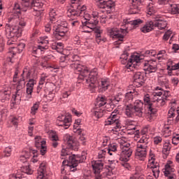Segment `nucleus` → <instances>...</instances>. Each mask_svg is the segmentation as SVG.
<instances>
[{
  "label": "nucleus",
  "instance_id": "obj_28",
  "mask_svg": "<svg viewBox=\"0 0 179 179\" xmlns=\"http://www.w3.org/2000/svg\"><path fill=\"white\" fill-rule=\"evenodd\" d=\"M46 166L47 164L45 162H42L40 164V166L38 169L37 179H48V175H47L46 172Z\"/></svg>",
  "mask_w": 179,
  "mask_h": 179
},
{
  "label": "nucleus",
  "instance_id": "obj_64",
  "mask_svg": "<svg viewBox=\"0 0 179 179\" xmlns=\"http://www.w3.org/2000/svg\"><path fill=\"white\" fill-rule=\"evenodd\" d=\"M168 179H176V176L174 173H169L168 175H165Z\"/></svg>",
  "mask_w": 179,
  "mask_h": 179
},
{
  "label": "nucleus",
  "instance_id": "obj_63",
  "mask_svg": "<svg viewBox=\"0 0 179 179\" xmlns=\"http://www.w3.org/2000/svg\"><path fill=\"white\" fill-rule=\"evenodd\" d=\"M74 44H79L80 43V38H79V36L76 35L73 38Z\"/></svg>",
  "mask_w": 179,
  "mask_h": 179
},
{
  "label": "nucleus",
  "instance_id": "obj_12",
  "mask_svg": "<svg viewBox=\"0 0 179 179\" xmlns=\"http://www.w3.org/2000/svg\"><path fill=\"white\" fill-rule=\"evenodd\" d=\"M98 13H93L92 15L90 14L86 13V10H84L83 12V15H80V17H84L86 21V25L83 27V29L86 30V29H90L92 30L96 27H98L97 24H99V20H97Z\"/></svg>",
  "mask_w": 179,
  "mask_h": 179
},
{
  "label": "nucleus",
  "instance_id": "obj_14",
  "mask_svg": "<svg viewBox=\"0 0 179 179\" xmlns=\"http://www.w3.org/2000/svg\"><path fill=\"white\" fill-rule=\"evenodd\" d=\"M108 33L113 40H116L115 42V45L121 44L124 41V37L125 36V33H127V29L120 28H108Z\"/></svg>",
  "mask_w": 179,
  "mask_h": 179
},
{
  "label": "nucleus",
  "instance_id": "obj_37",
  "mask_svg": "<svg viewBox=\"0 0 179 179\" xmlns=\"http://www.w3.org/2000/svg\"><path fill=\"white\" fill-rule=\"evenodd\" d=\"M155 29V22L150 21L146 22L145 25L141 29L143 33H149V31H152Z\"/></svg>",
  "mask_w": 179,
  "mask_h": 179
},
{
  "label": "nucleus",
  "instance_id": "obj_15",
  "mask_svg": "<svg viewBox=\"0 0 179 179\" xmlns=\"http://www.w3.org/2000/svg\"><path fill=\"white\" fill-rule=\"evenodd\" d=\"M84 160H86V156L84 155H82L81 156L72 155L69 156V159L67 160L66 166H69L71 171H76V169L75 168L78 167L79 163H83Z\"/></svg>",
  "mask_w": 179,
  "mask_h": 179
},
{
  "label": "nucleus",
  "instance_id": "obj_53",
  "mask_svg": "<svg viewBox=\"0 0 179 179\" xmlns=\"http://www.w3.org/2000/svg\"><path fill=\"white\" fill-rule=\"evenodd\" d=\"M51 139L52 141V146L57 148L58 146V142H57L58 141V136L57 135H52Z\"/></svg>",
  "mask_w": 179,
  "mask_h": 179
},
{
  "label": "nucleus",
  "instance_id": "obj_26",
  "mask_svg": "<svg viewBox=\"0 0 179 179\" xmlns=\"http://www.w3.org/2000/svg\"><path fill=\"white\" fill-rule=\"evenodd\" d=\"M143 104L145 105V102L143 103L141 100H136L134 101L133 108H134L137 117H142L143 115Z\"/></svg>",
  "mask_w": 179,
  "mask_h": 179
},
{
  "label": "nucleus",
  "instance_id": "obj_7",
  "mask_svg": "<svg viewBox=\"0 0 179 179\" xmlns=\"http://www.w3.org/2000/svg\"><path fill=\"white\" fill-rule=\"evenodd\" d=\"M120 149H121V153L117 156V159L120 160V162H124V163H122V166L123 167L128 168V162L129 160V157L132 155V149H131L129 147L131 145L122 140H120Z\"/></svg>",
  "mask_w": 179,
  "mask_h": 179
},
{
  "label": "nucleus",
  "instance_id": "obj_19",
  "mask_svg": "<svg viewBox=\"0 0 179 179\" xmlns=\"http://www.w3.org/2000/svg\"><path fill=\"white\" fill-rule=\"evenodd\" d=\"M79 145H80L79 142L75 141L72 137H69L67 141L66 148H63L62 150V156H69L71 152H69L68 150L71 149L73 150H78Z\"/></svg>",
  "mask_w": 179,
  "mask_h": 179
},
{
  "label": "nucleus",
  "instance_id": "obj_18",
  "mask_svg": "<svg viewBox=\"0 0 179 179\" xmlns=\"http://www.w3.org/2000/svg\"><path fill=\"white\" fill-rule=\"evenodd\" d=\"M147 167L152 171L155 178H159V174H160V166L159 165V163L156 162L155 156L150 157Z\"/></svg>",
  "mask_w": 179,
  "mask_h": 179
},
{
  "label": "nucleus",
  "instance_id": "obj_51",
  "mask_svg": "<svg viewBox=\"0 0 179 179\" xmlns=\"http://www.w3.org/2000/svg\"><path fill=\"white\" fill-rule=\"evenodd\" d=\"M53 50H57L59 52L62 51V48H64V43H57L55 45L52 47Z\"/></svg>",
  "mask_w": 179,
  "mask_h": 179
},
{
  "label": "nucleus",
  "instance_id": "obj_9",
  "mask_svg": "<svg viewBox=\"0 0 179 179\" xmlns=\"http://www.w3.org/2000/svg\"><path fill=\"white\" fill-rule=\"evenodd\" d=\"M117 113H118V110L113 112L105 121V125H112L113 127L111 132L115 135H118L119 131H121L122 128L121 120H120V115H117Z\"/></svg>",
  "mask_w": 179,
  "mask_h": 179
},
{
  "label": "nucleus",
  "instance_id": "obj_24",
  "mask_svg": "<svg viewBox=\"0 0 179 179\" xmlns=\"http://www.w3.org/2000/svg\"><path fill=\"white\" fill-rule=\"evenodd\" d=\"M145 83V74L142 72H136L134 76V85L136 87H141L143 86Z\"/></svg>",
  "mask_w": 179,
  "mask_h": 179
},
{
  "label": "nucleus",
  "instance_id": "obj_54",
  "mask_svg": "<svg viewBox=\"0 0 179 179\" xmlns=\"http://www.w3.org/2000/svg\"><path fill=\"white\" fill-rule=\"evenodd\" d=\"M163 132L165 136H170V135H171V129H170V127L165 126V127L163 129Z\"/></svg>",
  "mask_w": 179,
  "mask_h": 179
},
{
  "label": "nucleus",
  "instance_id": "obj_40",
  "mask_svg": "<svg viewBox=\"0 0 179 179\" xmlns=\"http://www.w3.org/2000/svg\"><path fill=\"white\" fill-rule=\"evenodd\" d=\"M29 153L30 156H32L31 162H32V163H37V162H38V159H37V156H38V151L36 150H33V148H31L29 149Z\"/></svg>",
  "mask_w": 179,
  "mask_h": 179
},
{
  "label": "nucleus",
  "instance_id": "obj_57",
  "mask_svg": "<svg viewBox=\"0 0 179 179\" xmlns=\"http://www.w3.org/2000/svg\"><path fill=\"white\" fill-rule=\"evenodd\" d=\"M146 55H151L152 57H157V54H156V50H146L145 52V57H146Z\"/></svg>",
  "mask_w": 179,
  "mask_h": 179
},
{
  "label": "nucleus",
  "instance_id": "obj_32",
  "mask_svg": "<svg viewBox=\"0 0 179 179\" xmlns=\"http://www.w3.org/2000/svg\"><path fill=\"white\" fill-rule=\"evenodd\" d=\"M124 110L125 115H127V117H128L129 118H132V117L136 115V111L134 108V105L131 103L126 105Z\"/></svg>",
  "mask_w": 179,
  "mask_h": 179
},
{
  "label": "nucleus",
  "instance_id": "obj_39",
  "mask_svg": "<svg viewBox=\"0 0 179 179\" xmlns=\"http://www.w3.org/2000/svg\"><path fill=\"white\" fill-rule=\"evenodd\" d=\"M122 99H124V94L120 92L117 95H115L113 98L110 99V101L113 104H117V103H120V101H122Z\"/></svg>",
  "mask_w": 179,
  "mask_h": 179
},
{
  "label": "nucleus",
  "instance_id": "obj_44",
  "mask_svg": "<svg viewBox=\"0 0 179 179\" xmlns=\"http://www.w3.org/2000/svg\"><path fill=\"white\" fill-rule=\"evenodd\" d=\"M10 97V91H5L2 94V98L1 101L2 103H5V101H8Z\"/></svg>",
  "mask_w": 179,
  "mask_h": 179
},
{
  "label": "nucleus",
  "instance_id": "obj_4",
  "mask_svg": "<svg viewBox=\"0 0 179 179\" xmlns=\"http://www.w3.org/2000/svg\"><path fill=\"white\" fill-rule=\"evenodd\" d=\"M71 68L76 71V72H80L79 78L89 83L90 90L94 92V89H96V83H97V79H99L97 69H94L89 72V69H87L85 66L79 64V62L71 64Z\"/></svg>",
  "mask_w": 179,
  "mask_h": 179
},
{
  "label": "nucleus",
  "instance_id": "obj_29",
  "mask_svg": "<svg viewBox=\"0 0 179 179\" xmlns=\"http://www.w3.org/2000/svg\"><path fill=\"white\" fill-rule=\"evenodd\" d=\"M106 149L108 152V155H109L110 156H113L114 159H117L118 157L119 154L117 153V149H118V145L115 143L109 144L108 148Z\"/></svg>",
  "mask_w": 179,
  "mask_h": 179
},
{
  "label": "nucleus",
  "instance_id": "obj_30",
  "mask_svg": "<svg viewBox=\"0 0 179 179\" xmlns=\"http://www.w3.org/2000/svg\"><path fill=\"white\" fill-rule=\"evenodd\" d=\"M138 95H139V93L138 92V91L135 90L129 91L127 93H126L123 101L124 103H131V101L134 100V98L136 97V96H138Z\"/></svg>",
  "mask_w": 179,
  "mask_h": 179
},
{
  "label": "nucleus",
  "instance_id": "obj_10",
  "mask_svg": "<svg viewBox=\"0 0 179 179\" xmlns=\"http://www.w3.org/2000/svg\"><path fill=\"white\" fill-rule=\"evenodd\" d=\"M106 104H107V98L106 96H99L97 97L95 107L92 110V115L95 118H101L106 114V110L103 108Z\"/></svg>",
  "mask_w": 179,
  "mask_h": 179
},
{
  "label": "nucleus",
  "instance_id": "obj_62",
  "mask_svg": "<svg viewBox=\"0 0 179 179\" xmlns=\"http://www.w3.org/2000/svg\"><path fill=\"white\" fill-rule=\"evenodd\" d=\"M130 179H143V176L139 173H135Z\"/></svg>",
  "mask_w": 179,
  "mask_h": 179
},
{
  "label": "nucleus",
  "instance_id": "obj_34",
  "mask_svg": "<svg viewBox=\"0 0 179 179\" xmlns=\"http://www.w3.org/2000/svg\"><path fill=\"white\" fill-rule=\"evenodd\" d=\"M100 90L102 92H106L108 89L111 86V82L110 81V78H101V83L99 85Z\"/></svg>",
  "mask_w": 179,
  "mask_h": 179
},
{
  "label": "nucleus",
  "instance_id": "obj_41",
  "mask_svg": "<svg viewBox=\"0 0 179 179\" xmlns=\"http://www.w3.org/2000/svg\"><path fill=\"white\" fill-rule=\"evenodd\" d=\"M156 58L158 59V61H163V59H167V53H166V50H159L157 54Z\"/></svg>",
  "mask_w": 179,
  "mask_h": 179
},
{
  "label": "nucleus",
  "instance_id": "obj_48",
  "mask_svg": "<svg viewBox=\"0 0 179 179\" xmlns=\"http://www.w3.org/2000/svg\"><path fill=\"white\" fill-rule=\"evenodd\" d=\"M108 151L106 150V148H105L104 150H99L98 152V159H99V160H103V159H105L106 157V155H107Z\"/></svg>",
  "mask_w": 179,
  "mask_h": 179
},
{
  "label": "nucleus",
  "instance_id": "obj_2",
  "mask_svg": "<svg viewBox=\"0 0 179 179\" xmlns=\"http://www.w3.org/2000/svg\"><path fill=\"white\" fill-rule=\"evenodd\" d=\"M169 97H170V92L169 91H164L159 87H157L155 91L152 92V101H150L149 94H146L143 97L145 106H148V113L147 114L148 121L151 122L155 120V114L157 112V108H156V107L160 108V107L165 106Z\"/></svg>",
  "mask_w": 179,
  "mask_h": 179
},
{
  "label": "nucleus",
  "instance_id": "obj_55",
  "mask_svg": "<svg viewBox=\"0 0 179 179\" xmlns=\"http://www.w3.org/2000/svg\"><path fill=\"white\" fill-rule=\"evenodd\" d=\"M155 145H160L163 142V138L161 136H155L153 138Z\"/></svg>",
  "mask_w": 179,
  "mask_h": 179
},
{
  "label": "nucleus",
  "instance_id": "obj_50",
  "mask_svg": "<svg viewBox=\"0 0 179 179\" xmlns=\"http://www.w3.org/2000/svg\"><path fill=\"white\" fill-rule=\"evenodd\" d=\"M10 155H12V148L10 147L6 148L3 151L4 157H10Z\"/></svg>",
  "mask_w": 179,
  "mask_h": 179
},
{
  "label": "nucleus",
  "instance_id": "obj_17",
  "mask_svg": "<svg viewBox=\"0 0 179 179\" xmlns=\"http://www.w3.org/2000/svg\"><path fill=\"white\" fill-rule=\"evenodd\" d=\"M50 40L48 39V36H42L41 37V44L37 47H34L32 48V54L33 55H38L40 54H44L45 50H48V43Z\"/></svg>",
  "mask_w": 179,
  "mask_h": 179
},
{
  "label": "nucleus",
  "instance_id": "obj_27",
  "mask_svg": "<svg viewBox=\"0 0 179 179\" xmlns=\"http://www.w3.org/2000/svg\"><path fill=\"white\" fill-rule=\"evenodd\" d=\"M37 83V80L34 78H31L28 80V83L27 84V100H29V99H31V94L33 93V89L34 87V85Z\"/></svg>",
  "mask_w": 179,
  "mask_h": 179
},
{
  "label": "nucleus",
  "instance_id": "obj_6",
  "mask_svg": "<svg viewBox=\"0 0 179 179\" xmlns=\"http://www.w3.org/2000/svg\"><path fill=\"white\" fill-rule=\"evenodd\" d=\"M148 149H149V139L143 136L136 145V159L143 162L148 156Z\"/></svg>",
  "mask_w": 179,
  "mask_h": 179
},
{
  "label": "nucleus",
  "instance_id": "obj_23",
  "mask_svg": "<svg viewBox=\"0 0 179 179\" xmlns=\"http://www.w3.org/2000/svg\"><path fill=\"white\" fill-rule=\"evenodd\" d=\"M124 27L128 29L130 28L131 29H136V27H139L142 23H143V20L141 19H136L134 20H124Z\"/></svg>",
  "mask_w": 179,
  "mask_h": 179
},
{
  "label": "nucleus",
  "instance_id": "obj_47",
  "mask_svg": "<svg viewBox=\"0 0 179 179\" xmlns=\"http://www.w3.org/2000/svg\"><path fill=\"white\" fill-rule=\"evenodd\" d=\"M38 107H40V102L35 103L31 108V114L32 115H36V113L38 111Z\"/></svg>",
  "mask_w": 179,
  "mask_h": 179
},
{
  "label": "nucleus",
  "instance_id": "obj_25",
  "mask_svg": "<svg viewBox=\"0 0 179 179\" xmlns=\"http://www.w3.org/2000/svg\"><path fill=\"white\" fill-rule=\"evenodd\" d=\"M35 146L40 149V152L42 156H44L47 152V147H45V141L42 140L41 137L38 136L35 138Z\"/></svg>",
  "mask_w": 179,
  "mask_h": 179
},
{
  "label": "nucleus",
  "instance_id": "obj_13",
  "mask_svg": "<svg viewBox=\"0 0 179 179\" xmlns=\"http://www.w3.org/2000/svg\"><path fill=\"white\" fill-rule=\"evenodd\" d=\"M31 75V71L30 69L25 68L22 71V73L21 74V78L18 82L16 87L15 92V100H20L22 99V93H23V85L20 83V82H24V80H27V79H30V76Z\"/></svg>",
  "mask_w": 179,
  "mask_h": 179
},
{
  "label": "nucleus",
  "instance_id": "obj_3",
  "mask_svg": "<svg viewBox=\"0 0 179 179\" xmlns=\"http://www.w3.org/2000/svg\"><path fill=\"white\" fill-rule=\"evenodd\" d=\"M144 55H141L138 53H134L131 56L128 54V52L124 51L120 56V61L123 65H126L125 67L130 71L138 68L139 65L143 66L144 71L148 72V73H155L157 71V65L150 64L149 62H143Z\"/></svg>",
  "mask_w": 179,
  "mask_h": 179
},
{
  "label": "nucleus",
  "instance_id": "obj_33",
  "mask_svg": "<svg viewBox=\"0 0 179 179\" xmlns=\"http://www.w3.org/2000/svg\"><path fill=\"white\" fill-rule=\"evenodd\" d=\"M24 48V43H20L17 46L16 45H13V46L9 48V52L13 54V55H15L17 52H22Z\"/></svg>",
  "mask_w": 179,
  "mask_h": 179
},
{
  "label": "nucleus",
  "instance_id": "obj_45",
  "mask_svg": "<svg viewBox=\"0 0 179 179\" xmlns=\"http://www.w3.org/2000/svg\"><path fill=\"white\" fill-rule=\"evenodd\" d=\"M171 15H178L179 13V4H173L171 6Z\"/></svg>",
  "mask_w": 179,
  "mask_h": 179
},
{
  "label": "nucleus",
  "instance_id": "obj_60",
  "mask_svg": "<svg viewBox=\"0 0 179 179\" xmlns=\"http://www.w3.org/2000/svg\"><path fill=\"white\" fill-rule=\"evenodd\" d=\"M69 96H71V92L68 91V92H64L62 93V97L60 98L62 101H64V99H68V97H69Z\"/></svg>",
  "mask_w": 179,
  "mask_h": 179
},
{
  "label": "nucleus",
  "instance_id": "obj_1",
  "mask_svg": "<svg viewBox=\"0 0 179 179\" xmlns=\"http://www.w3.org/2000/svg\"><path fill=\"white\" fill-rule=\"evenodd\" d=\"M43 2L41 0H32L31 2L27 0H21L20 3H15L12 11L11 17L8 22L10 24L6 25V33L8 38H13L17 36V33L20 31V27H24L27 22V18L21 17L22 12H27L30 9L38 10L43 8Z\"/></svg>",
  "mask_w": 179,
  "mask_h": 179
},
{
  "label": "nucleus",
  "instance_id": "obj_21",
  "mask_svg": "<svg viewBox=\"0 0 179 179\" xmlns=\"http://www.w3.org/2000/svg\"><path fill=\"white\" fill-rule=\"evenodd\" d=\"M50 22L45 26V31L46 33H50L51 31V24L57 23V10L52 9L49 13Z\"/></svg>",
  "mask_w": 179,
  "mask_h": 179
},
{
  "label": "nucleus",
  "instance_id": "obj_61",
  "mask_svg": "<svg viewBox=\"0 0 179 179\" xmlns=\"http://www.w3.org/2000/svg\"><path fill=\"white\" fill-rule=\"evenodd\" d=\"M174 111H176V109H174V108H171V109L168 113V117H169V118H173V117L176 115V113H174Z\"/></svg>",
  "mask_w": 179,
  "mask_h": 179
},
{
  "label": "nucleus",
  "instance_id": "obj_22",
  "mask_svg": "<svg viewBox=\"0 0 179 179\" xmlns=\"http://www.w3.org/2000/svg\"><path fill=\"white\" fill-rule=\"evenodd\" d=\"M98 1V6L101 9H106L107 12H110L114 9V2L111 0H96Z\"/></svg>",
  "mask_w": 179,
  "mask_h": 179
},
{
  "label": "nucleus",
  "instance_id": "obj_11",
  "mask_svg": "<svg viewBox=\"0 0 179 179\" xmlns=\"http://www.w3.org/2000/svg\"><path fill=\"white\" fill-rule=\"evenodd\" d=\"M71 6L73 9H69L67 11V16L71 20H74L76 17H80V15H83V12L86 10V6H81L78 3V0H71Z\"/></svg>",
  "mask_w": 179,
  "mask_h": 179
},
{
  "label": "nucleus",
  "instance_id": "obj_5",
  "mask_svg": "<svg viewBox=\"0 0 179 179\" xmlns=\"http://www.w3.org/2000/svg\"><path fill=\"white\" fill-rule=\"evenodd\" d=\"M148 1H152V0H129V3L132 5L130 8V13H132L133 15L139 13V6L137 5L142 3V2H145V3H147L148 15H155V13L157 12V8H156V6H155L153 3H149Z\"/></svg>",
  "mask_w": 179,
  "mask_h": 179
},
{
  "label": "nucleus",
  "instance_id": "obj_42",
  "mask_svg": "<svg viewBox=\"0 0 179 179\" xmlns=\"http://www.w3.org/2000/svg\"><path fill=\"white\" fill-rule=\"evenodd\" d=\"M78 134H79L78 143L81 145H85L86 143V138L83 134H82V129H77Z\"/></svg>",
  "mask_w": 179,
  "mask_h": 179
},
{
  "label": "nucleus",
  "instance_id": "obj_58",
  "mask_svg": "<svg viewBox=\"0 0 179 179\" xmlns=\"http://www.w3.org/2000/svg\"><path fill=\"white\" fill-rule=\"evenodd\" d=\"M69 24H71L73 27H77V26H79V21L75 19H69Z\"/></svg>",
  "mask_w": 179,
  "mask_h": 179
},
{
  "label": "nucleus",
  "instance_id": "obj_20",
  "mask_svg": "<svg viewBox=\"0 0 179 179\" xmlns=\"http://www.w3.org/2000/svg\"><path fill=\"white\" fill-rule=\"evenodd\" d=\"M92 31H94V33L96 34L95 37L97 44H103V43H106L107 41V38L101 36V33H103V30H101V28H100V27H96L92 29L84 31L85 33H92Z\"/></svg>",
  "mask_w": 179,
  "mask_h": 179
},
{
  "label": "nucleus",
  "instance_id": "obj_43",
  "mask_svg": "<svg viewBox=\"0 0 179 179\" xmlns=\"http://www.w3.org/2000/svg\"><path fill=\"white\" fill-rule=\"evenodd\" d=\"M158 82L161 86H165V87L169 86V79L166 77H159L158 78Z\"/></svg>",
  "mask_w": 179,
  "mask_h": 179
},
{
  "label": "nucleus",
  "instance_id": "obj_46",
  "mask_svg": "<svg viewBox=\"0 0 179 179\" xmlns=\"http://www.w3.org/2000/svg\"><path fill=\"white\" fill-rule=\"evenodd\" d=\"M176 169L174 168L171 167L169 164H166L165 166V171H164L165 175H169V174H173L174 173V171Z\"/></svg>",
  "mask_w": 179,
  "mask_h": 179
},
{
  "label": "nucleus",
  "instance_id": "obj_49",
  "mask_svg": "<svg viewBox=\"0 0 179 179\" xmlns=\"http://www.w3.org/2000/svg\"><path fill=\"white\" fill-rule=\"evenodd\" d=\"M21 171H22V173H25V174H33V170H31L29 166H22L21 168Z\"/></svg>",
  "mask_w": 179,
  "mask_h": 179
},
{
  "label": "nucleus",
  "instance_id": "obj_35",
  "mask_svg": "<svg viewBox=\"0 0 179 179\" xmlns=\"http://www.w3.org/2000/svg\"><path fill=\"white\" fill-rule=\"evenodd\" d=\"M170 150H171V143H170V142H166L162 148V155L164 159H167V156L170 155Z\"/></svg>",
  "mask_w": 179,
  "mask_h": 179
},
{
  "label": "nucleus",
  "instance_id": "obj_59",
  "mask_svg": "<svg viewBox=\"0 0 179 179\" xmlns=\"http://www.w3.org/2000/svg\"><path fill=\"white\" fill-rule=\"evenodd\" d=\"M80 124H82V120L80 119L76 120L73 125L74 130L76 129L78 131V129H79V125H80Z\"/></svg>",
  "mask_w": 179,
  "mask_h": 179
},
{
  "label": "nucleus",
  "instance_id": "obj_36",
  "mask_svg": "<svg viewBox=\"0 0 179 179\" xmlns=\"http://www.w3.org/2000/svg\"><path fill=\"white\" fill-rule=\"evenodd\" d=\"M154 27H157L159 30H164L167 27V21L162 19L156 20L154 22Z\"/></svg>",
  "mask_w": 179,
  "mask_h": 179
},
{
  "label": "nucleus",
  "instance_id": "obj_52",
  "mask_svg": "<svg viewBox=\"0 0 179 179\" xmlns=\"http://www.w3.org/2000/svg\"><path fill=\"white\" fill-rule=\"evenodd\" d=\"M171 34H173V31L171 30H168L166 32H165L162 38L164 41H167V40H169L170 37H171Z\"/></svg>",
  "mask_w": 179,
  "mask_h": 179
},
{
  "label": "nucleus",
  "instance_id": "obj_56",
  "mask_svg": "<svg viewBox=\"0 0 179 179\" xmlns=\"http://www.w3.org/2000/svg\"><path fill=\"white\" fill-rule=\"evenodd\" d=\"M176 141H178L179 142V134H173V136L172 138L173 145H178V142H176Z\"/></svg>",
  "mask_w": 179,
  "mask_h": 179
},
{
  "label": "nucleus",
  "instance_id": "obj_31",
  "mask_svg": "<svg viewBox=\"0 0 179 179\" xmlns=\"http://www.w3.org/2000/svg\"><path fill=\"white\" fill-rule=\"evenodd\" d=\"M104 166V161L99 159L92 162V169L94 173H101L103 171V167Z\"/></svg>",
  "mask_w": 179,
  "mask_h": 179
},
{
  "label": "nucleus",
  "instance_id": "obj_16",
  "mask_svg": "<svg viewBox=\"0 0 179 179\" xmlns=\"http://www.w3.org/2000/svg\"><path fill=\"white\" fill-rule=\"evenodd\" d=\"M56 124L58 127H62L64 129H68L72 124V115L69 113L59 115Z\"/></svg>",
  "mask_w": 179,
  "mask_h": 179
},
{
  "label": "nucleus",
  "instance_id": "obj_8",
  "mask_svg": "<svg viewBox=\"0 0 179 179\" xmlns=\"http://www.w3.org/2000/svg\"><path fill=\"white\" fill-rule=\"evenodd\" d=\"M51 29H52L55 37L58 38V40L66 38L68 34V23L65 22L60 23L59 20H57L56 22L51 24Z\"/></svg>",
  "mask_w": 179,
  "mask_h": 179
},
{
  "label": "nucleus",
  "instance_id": "obj_38",
  "mask_svg": "<svg viewBox=\"0 0 179 179\" xmlns=\"http://www.w3.org/2000/svg\"><path fill=\"white\" fill-rule=\"evenodd\" d=\"M27 159H30V150L22 152V154L20 157V162L26 163V162H27Z\"/></svg>",
  "mask_w": 179,
  "mask_h": 179
}]
</instances>
